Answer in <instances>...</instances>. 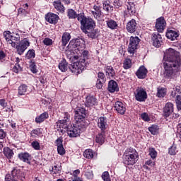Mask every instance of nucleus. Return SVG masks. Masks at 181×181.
<instances>
[{
    "label": "nucleus",
    "instance_id": "de8ad7c7",
    "mask_svg": "<svg viewBox=\"0 0 181 181\" xmlns=\"http://www.w3.org/2000/svg\"><path fill=\"white\" fill-rule=\"evenodd\" d=\"M177 152V149L176 148V146L173 145L168 150V153L170 155H176Z\"/></svg>",
    "mask_w": 181,
    "mask_h": 181
},
{
    "label": "nucleus",
    "instance_id": "f257e3e1",
    "mask_svg": "<svg viewBox=\"0 0 181 181\" xmlns=\"http://www.w3.org/2000/svg\"><path fill=\"white\" fill-rule=\"evenodd\" d=\"M164 76L165 78H176L180 73L181 59L177 51L169 48L164 54Z\"/></svg>",
    "mask_w": 181,
    "mask_h": 181
},
{
    "label": "nucleus",
    "instance_id": "f8f14e48",
    "mask_svg": "<svg viewBox=\"0 0 181 181\" xmlns=\"http://www.w3.org/2000/svg\"><path fill=\"white\" fill-rule=\"evenodd\" d=\"M45 20L52 25H56V23H57L59 21V16L53 13H48L47 15H45Z\"/></svg>",
    "mask_w": 181,
    "mask_h": 181
},
{
    "label": "nucleus",
    "instance_id": "4468645a",
    "mask_svg": "<svg viewBox=\"0 0 181 181\" xmlns=\"http://www.w3.org/2000/svg\"><path fill=\"white\" fill-rule=\"evenodd\" d=\"M98 127L101 131H105L108 127V120L105 117H100L98 119Z\"/></svg>",
    "mask_w": 181,
    "mask_h": 181
},
{
    "label": "nucleus",
    "instance_id": "6e6552de",
    "mask_svg": "<svg viewBox=\"0 0 181 181\" xmlns=\"http://www.w3.org/2000/svg\"><path fill=\"white\" fill-rule=\"evenodd\" d=\"M56 124L57 130L61 129V132H63V129H67L70 125V115L65 113L64 119L57 122Z\"/></svg>",
    "mask_w": 181,
    "mask_h": 181
},
{
    "label": "nucleus",
    "instance_id": "2eb2a0df",
    "mask_svg": "<svg viewBox=\"0 0 181 181\" xmlns=\"http://www.w3.org/2000/svg\"><path fill=\"white\" fill-rule=\"evenodd\" d=\"M62 2H63V0H55L53 1L52 5L57 12H59V13H64L66 8Z\"/></svg>",
    "mask_w": 181,
    "mask_h": 181
},
{
    "label": "nucleus",
    "instance_id": "a19ab883",
    "mask_svg": "<svg viewBox=\"0 0 181 181\" xmlns=\"http://www.w3.org/2000/svg\"><path fill=\"white\" fill-rule=\"evenodd\" d=\"M177 94H181V90H180V86H174L171 92L172 97H175V95H177Z\"/></svg>",
    "mask_w": 181,
    "mask_h": 181
},
{
    "label": "nucleus",
    "instance_id": "0e129e2a",
    "mask_svg": "<svg viewBox=\"0 0 181 181\" xmlns=\"http://www.w3.org/2000/svg\"><path fill=\"white\" fill-rule=\"evenodd\" d=\"M5 181H18V180H16L15 178H12V177H11V175L7 174L5 177Z\"/></svg>",
    "mask_w": 181,
    "mask_h": 181
},
{
    "label": "nucleus",
    "instance_id": "052dcab7",
    "mask_svg": "<svg viewBox=\"0 0 181 181\" xmlns=\"http://www.w3.org/2000/svg\"><path fill=\"white\" fill-rule=\"evenodd\" d=\"M56 144L57 146H63V137H59L57 140H56Z\"/></svg>",
    "mask_w": 181,
    "mask_h": 181
},
{
    "label": "nucleus",
    "instance_id": "7ed1b4c3",
    "mask_svg": "<svg viewBox=\"0 0 181 181\" xmlns=\"http://www.w3.org/2000/svg\"><path fill=\"white\" fill-rule=\"evenodd\" d=\"M78 21L81 25V29L83 33H88V30H93L95 27V22L91 18H87L83 14H78Z\"/></svg>",
    "mask_w": 181,
    "mask_h": 181
},
{
    "label": "nucleus",
    "instance_id": "e2e57ef3",
    "mask_svg": "<svg viewBox=\"0 0 181 181\" xmlns=\"http://www.w3.org/2000/svg\"><path fill=\"white\" fill-rule=\"evenodd\" d=\"M6 138V132L4 129H0V139Z\"/></svg>",
    "mask_w": 181,
    "mask_h": 181
},
{
    "label": "nucleus",
    "instance_id": "8fccbe9b",
    "mask_svg": "<svg viewBox=\"0 0 181 181\" xmlns=\"http://www.w3.org/2000/svg\"><path fill=\"white\" fill-rule=\"evenodd\" d=\"M57 152L59 155L63 156V155L66 154V149H64V147H63V146H59L57 147Z\"/></svg>",
    "mask_w": 181,
    "mask_h": 181
},
{
    "label": "nucleus",
    "instance_id": "5fc2aeb1",
    "mask_svg": "<svg viewBox=\"0 0 181 181\" xmlns=\"http://www.w3.org/2000/svg\"><path fill=\"white\" fill-rule=\"evenodd\" d=\"M91 13H92V15H93V16H94L96 19H98V18H100V17H101V10L96 11H91Z\"/></svg>",
    "mask_w": 181,
    "mask_h": 181
},
{
    "label": "nucleus",
    "instance_id": "39448f33",
    "mask_svg": "<svg viewBox=\"0 0 181 181\" xmlns=\"http://www.w3.org/2000/svg\"><path fill=\"white\" fill-rule=\"evenodd\" d=\"M3 35L6 42L11 45L12 47H16V42L21 40V35L18 33H11L9 31H5Z\"/></svg>",
    "mask_w": 181,
    "mask_h": 181
},
{
    "label": "nucleus",
    "instance_id": "f3484780",
    "mask_svg": "<svg viewBox=\"0 0 181 181\" xmlns=\"http://www.w3.org/2000/svg\"><path fill=\"white\" fill-rule=\"evenodd\" d=\"M173 103H167L163 108V115L164 117H170L171 114H173Z\"/></svg>",
    "mask_w": 181,
    "mask_h": 181
},
{
    "label": "nucleus",
    "instance_id": "3c124183",
    "mask_svg": "<svg viewBox=\"0 0 181 181\" xmlns=\"http://www.w3.org/2000/svg\"><path fill=\"white\" fill-rule=\"evenodd\" d=\"M12 70L13 73H18L19 71H22V67H21L19 64H16Z\"/></svg>",
    "mask_w": 181,
    "mask_h": 181
},
{
    "label": "nucleus",
    "instance_id": "c9c22d12",
    "mask_svg": "<svg viewBox=\"0 0 181 181\" xmlns=\"http://www.w3.org/2000/svg\"><path fill=\"white\" fill-rule=\"evenodd\" d=\"M83 156L84 158H86L87 159H93L94 157V153L93 152V150L91 149H86L83 152Z\"/></svg>",
    "mask_w": 181,
    "mask_h": 181
},
{
    "label": "nucleus",
    "instance_id": "a18cd8bd",
    "mask_svg": "<svg viewBox=\"0 0 181 181\" xmlns=\"http://www.w3.org/2000/svg\"><path fill=\"white\" fill-rule=\"evenodd\" d=\"M70 43L73 45V47H76L77 50L80 49V45H81V42H80L79 39L71 41Z\"/></svg>",
    "mask_w": 181,
    "mask_h": 181
},
{
    "label": "nucleus",
    "instance_id": "338daca9",
    "mask_svg": "<svg viewBox=\"0 0 181 181\" xmlns=\"http://www.w3.org/2000/svg\"><path fill=\"white\" fill-rule=\"evenodd\" d=\"M145 165H148V166H151L152 168L155 166V162L152 161V160H148L146 161Z\"/></svg>",
    "mask_w": 181,
    "mask_h": 181
},
{
    "label": "nucleus",
    "instance_id": "774afa93",
    "mask_svg": "<svg viewBox=\"0 0 181 181\" xmlns=\"http://www.w3.org/2000/svg\"><path fill=\"white\" fill-rule=\"evenodd\" d=\"M103 83H105V82L101 81H97L96 82L97 88H98L99 90L103 88Z\"/></svg>",
    "mask_w": 181,
    "mask_h": 181
},
{
    "label": "nucleus",
    "instance_id": "473e14b6",
    "mask_svg": "<svg viewBox=\"0 0 181 181\" xmlns=\"http://www.w3.org/2000/svg\"><path fill=\"white\" fill-rule=\"evenodd\" d=\"M28 92V86L22 84L18 87V95H25Z\"/></svg>",
    "mask_w": 181,
    "mask_h": 181
},
{
    "label": "nucleus",
    "instance_id": "f03ea898",
    "mask_svg": "<svg viewBox=\"0 0 181 181\" xmlns=\"http://www.w3.org/2000/svg\"><path fill=\"white\" fill-rule=\"evenodd\" d=\"M124 163L127 166H132V165H135L136 162H138V158L139 156L138 155V152L133 148H127L124 155Z\"/></svg>",
    "mask_w": 181,
    "mask_h": 181
},
{
    "label": "nucleus",
    "instance_id": "ea45409f",
    "mask_svg": "<svg viewBox=\"0 0 181 181\" xmlns=\"http://www.w3.org/2000/svg\"><path fill=\"white\" fill-rule=\"evenodd\" d=\"M35 57L36 54L35 53V49H29L25 54V59H35Z\"/></svg>",
    "mask_w": 181,
    "mask_h": 181
},
{
    "label": "nucleus",
    "instance_id": "cd10ccee",
    "mask_svg": "<svg viewBox=\"0 0 181 181\" xmlns=\"http://www.w3.org/2000/svg\"><path fill=\"white\" fill-rule=\"evenodd\" d=\"M3 153L7 159H12L13 158V155L15 153H13V151L9 147H5L3 151Z\"/></svg>",
    "mask_w": 181,
    "mask_h": 181
},
{
    "label": "nucleus",
    "instance_id": "9d476101",
    "mask_svg": "<svg viewBox=\"0 0 181 181\" xmlns=\"http://www.w3.org/2000/svg\"><path fill=\"white\" fill-rule=\"evenodd\" d=\"M139 42H141V40L139 39V37H138L136 36L130 37L129 44V47H128L129 53L134 54V52H135V50H136V47H138V45H139Z\"/></svg>",
    "mask_w": 181,
    "mask_h": 181
},
{
    "label": "nucleus",
    "instance_id": "2f4dec72",
    "mask_svg": "<svg viewBox=\"0 0 181 181\" xmlns=\"http://www.w3.org/2000/svg\"><path fill=\"white\" fill-rule=\"evenodd\" d=\"M105 70L107 76H109V78H114V77H115V71H114L112 66H107L105 67Z\"/></svg>",
    "mask_w": 181,
    "mask_h": 181
},
{
    "label": "nucleus",
    "instance_id": "bf43d9fd",
    "mask_svg": "<svg viewBox=\"0 0 181 181\" xmlns=\"http://www.w3.org/2000/svg\"><path fill=\"white\" fill-rule=\"evenodd\" d=\"M141 117V119L146 121V122H149V121H151V118H149V116L146 113H142Z\"/></svg>",
    "mask_w": 181,
    "mask_h": 181
},
{
    "label": "nucleus",
    "instance_id": "4be33fe9",
    "mask_svg": "<svg viewBox=\"0 0 181 181\" xmlns=\"http://www.w3.org/2000/svg\"><path fill=\"white\" fill-rule=\"evenodd\" d=\"M81 113L78 112V110L75 111V119L76 121V123L80 124V125H82L83 127H86L87 124H86V117H81Z\"/></svg>",
    "mask_w": 181,
    "mask_h": 181
},
{
    "label": "nucleus",
    "instance_id": "b1692460",
    "mask_svg": "<svg viewBox=\"0 0 181 181\" xmlns=\"http://www.w3.org/2000/svg\"><path fill=\"white\" fill-rule=\"evenodd\" d=\"M119 88H118V84L114 80H111L108 83V91L110 93H115L118 91Z\"/></svg>",
    "mask_w": 181,
    "mask_h": 181
},
{
    "label": "nucleus",
    "instance_id": "423d86ee",
    "mask_svg": "<svg viewBox=\"0 0 181 181\" xmlns=\"http://www.w3.org/2000/svg\"><path fill=\"white\" fill-rule=\"evenodd\" d=\"M135 100L139 103H142L146 100L148 98V93L145 88L142 87H137L134 92Z\"/></svg>",
    "mask_w": 181,
    "mask_h": 181
},
{
    "label": "nucleus",
    "instance_id": "09e8293b",
    "mask_svg": "<svg viewBox=\"0 0 181 181\" xmlns=\"http://www.w3.org/2000/svg\"><path fill=\"white\" fill-rule=\"evenodd\" d=\"M42 135V132L40 129H34L31 132L32 136H40Z\"/></svg>",
    "mask_w": 181,
    "mask_h": 181
},
{
    "label": "nucleus",
    "instance_id": "49530a36",
    "mask_svg": "<svg viewBox=\"0 0 181 181\" xmlns=\"http://www.w3.org/2000/svg\"><path fill=\"white\" fill-rule=\"evenodd\" d=\"M102 179L104 181H111V178H110V173L107 171L104 172L102 175Z\"/></svg>",
    "mask_w": 181,
    "mask_h": 181
},
{
    "label": "nucleus",
    "instance_id": "412c9836",
    "mask_svg": "<svg viewBox=\"0 0 181 181\" xmlns=\"http://www.w3.org/2000/svg\"><path fill=\"white\" fill-rule=\"evenodd\" d=\"M136 21L134 19L129 21L127 24V30L129 33H134L136 31Z\"/></svg>",
    "mask_w": 181,
    "mask_h": 181
},
{
    "label": "nucleus",
    "instance_id": "dca6fc26",
    "mask_svg": "<svg viewBox=\"0 0 181 181\" xmlns=\"http://www.w3.org/2000/svg\"><path fill=\"white\" fill-rule=\"evenodd\" d=\"M151 40L153 42V45H154L155 47H160L162 45V35L160 34L153 33L152 35Z\"/></svg>",
    "mask_w": 181,
    "mask_h": 181
},
{
    "label": "nucleus",
    "instance_id": "393cba45",
    "mask_svg": "<svg viewBox=\"0 0 181 181\" xmlns=\"http://www.w3.org/2000/svg\"><path fill=\"white\" fill-rule=\"evenodd\" d=\"M18 156L20 160H22V162L30 163V154H29V153H21Z\"/></svg>",
    "mask_w": 181,
    "mask_h": 181
},
{
    "label": "nucleus",
    "instance_id": "f704fd0d",
    "mask_svg": "<svg viewBox=\"0 0 181 181\" xmlns=\"http://www.w3.org/2000/svg\"><path fill=\"white\" fill-rule=\"evenodd\" d=\"M67 13L69 19H76V18L78 19V15H77V12H76V11L71 8L68 10Z\"/></svg>",
    "mask_w": 181,
    "mask_h": 181
},
{
    "label": "nucleus",
    "instance_id": "69168bd1",
    "mask_svg": "<svg viewBox=\"0 0 181 181\" xmlns=\"http://www.w3.org/2000/svg\"><path fill=\"white\" fill-rule=\"evenodd\" d=\"M30 69L32 73H37V69H36V65H35V64H32L30 66Z\"/></svg>",
    "mask_w": 181,
    "mask_h": 181
},
{
    "label": "nucleus",
    "instance_id": "ddd939ff",
    "mask_svg": "<svg viewBox=\"0 0 181 181\" xmlns=\"http://www.w3.org/2000/svg\"><path fill=\"white\" fill-rule=\"evenodd\" d=\"M98 104V102L97 101V98L94 96L88 95L86 98L85 100V105L88 107H95V105H97Z\"/></svg>",
    "mask_w": 181,
    "mask_h": 181
},
{
    "label": "nucleus",
    "instance_id": "20e7f679",
    "mask_svg": "<svg viewBox=\"0 0 181 181\" xmlns=\"http://www.w3.org/2000/svg\"><path fill=\"white\" fill-rule=\"evenodd\" d=\"M86 66H87V63H86V59H81L78 62L72 63L69 66V69L71 73H74V74L78 76V74H81V73H83V70L86 69Z\"/></svg>",
    "mask_w": 181,
    "mask_h": 181
},
{
    "label": "nucleus",
    "instance_id": "4d7b16f0",
    "mask_svg": "<svg viewBox=\"0 0 181 181\" xmlns=\"http://www.w3.org/2000/svg\"><path fill=\"white\" fill-rule=\"evenodd\" d=\"M76 111L79 112V114H81V118H86V109L79 107Z\"/></svg>",
    "mask_w": 181,
    "mask_h": 181
},
{
    "label": "nucleus",
    "instance_id": "9b49d317",
    "mask_svg": "<svg viewBox=\"0 0 181 181\" xmlns=\"http://www.w3.org/2000/svg\"><path fill=\"white\" fill-rule=\"evenodd\" d=\"M166 28V20L164 17H160L156 19V29L160 33H162L165 28Z\"/></svg>",
    "mask_w": 181,
    "mask_h": 181
},
{
    "label": "nucleus",
    "instance_id": "aec40b11",
    "mask_svg": "<svg viewBox=\"0 0 181 181\" xmlns=\"http://www.w3.org/2000/svg\"><path fill=\"white\" fill-rule=\"evenodd\" d=\"M147 74L148 69H146L144 66H141L136 72V76L138 77V78H140V80L146 78Z\"/></svg>",
    "mask_w": 181,
    "mask_h": 181
},
{
    "label": "nucleus",
    "instance_id": "7c9ffc66",
    "mask_svg": "<svg viewBox=\"0 0 181 181\" xmlns=\"http://www.w3.org/2000/svg\"><path fill=\"white\" fill-rule=\"evenodd\" d=\"M86 33L88 34V37H90V39H97V37L100 36V31H98L97 29L89 30Z\"/></svg>",
    "mask_w": 181,
    "mask_h": 181
},
{
    "label": "nucleus",
    "instance_id": "bb28decb",
    "mask_svg": "<svg viewBox=\"0 0 181 181\" xmlns=\"http://www.w3.org/2000/svg\"><path fill=\"white\" fill-rule=\"evenodd\" d=\"M106 25L109 29H111V30H115V29H117L118 28V23L112 19H108L106 21Z\"/></svg>",
    "mask_w": 181,
    "mask_h": 181
},
{
    "label": "nucleus",
    "instance_id": "58836bf2",
    "mask_svg": "<svg viewBox=\"0 0 181 181\" xmlns=\"http://www.w3.org/2000/svg\"><path fill=\"white\" fill-rule=\"evenodd\" d=\"M123 67L126 70H127V69H131V67H132V61L128 58L125 59L123 63Z\"/></svg>",
    "mask_w": 181,
    "mask_h": 181
},
{
    "label": "nucleus",
    "instance_id": "13d9d810",
    "mask_svg": "<svg viewBox=\"0 0 181 181\" xmlns=\"http://www.w3.org/2000/svg\"><path fill=\"white\" fill-rule=\"evenodd\" d=\"M176 105L178 110H181V95H177Z\"/></svg>",
    "mask_w": 181,
    "mask_h": 181
},
{
    "label": "nucleus",
    "instance_id": "680f3d73",
    "mask_svg": "<svg viewBox=\"0 0 181 181\" xmlns=\"http://www.w3.org/2000/svg\"><path fill=\"white\" fill-rule=\"evenodd\" d=\"M71 175H72L71 179L74 177H78V175H80V170L78 169L75 170L72 173H71Z\"/></svg>",
    "mask_w": 181,
    "mask_h": 181
},
{
    "label": "nucleus",
    "instance_id": "72a5a7b5",
    "mask_svg": "<svg viewBox=\"0 0 181 181\" xmlns=\"http://www.w3.org/2000/svg\"><path fill=\"white\" fill-rule=\"evenodd\" d=\"M95 142L100 145H103V144L105 142V137L104 136V134H98L96 136Z\"/></svg>",
    "mask_w": 181,
    "mask_h": 181
},
{
    "label": "nucleus",
    "instance_id": "1a4fd4ad",
    "mask_svg": "<svg viewBox=\"0 0 181 181\" xmlns=\"http://www.w3.org/2000/svg\"><path fill=\"white\" fill-rule=\"evenodd\" d=\"M30 46V42L28 38H24L23 40L20 42L18 45H16V51L18 54L22 56L23 53H25V50L28 49Z\"/></svg>",
    "mask_w": 181,
    "mask_h": 181
},
{
    "label": "nucleus",
    "instance_id": "0eeeda50",
    "mask_svg": "<svg viewBox=\"0 0 181 181\" xmlns=\"http://www.w3.org/2000/svg\"><path fill=\"white\" fill-rule=\"evenodd\" d=\"M83 128H86V126L76 123L73 127L67 130V134L70 138H77V136H80Z\"/></svg>",
    "mask_w": 181,
    "mask_h": 181
},
{
    "label": "nucleus",
    "instance_id": "e433bc0d",
    "mask_svg": "<svg viewBox=\"0 0 181 181\" xmlns=\"http://www.w3.org/2000/svg\"><path fill=\"white\" fill-rule=\"evenodd\" d=\"M166 88H158L157 91V97L159 98H163L166 95Z\"/></svg>",
    "mask_w": 181,
    "mask_h": 181
},
{
    "label": "nucleus",
    "instance_id": "a211bd4d",
    "mask_svg": "<svg viewBox=\"0 0 181 181\" xmlns=\"http://www.w3.org/2000/svg\"><path fill=\"white\" fill-rule=\"evenodd\" d=\"M115 109L118 114H120V115H124V114H125V111H127L125 105L122 103V102L119 101H117L115 103Z\"/></svg>",
    "mask_w": 181,
    "mask_h": 181
},
{
    "label": "nucleus",
    "instance_id": "a878e982",
    "mask_svg": "<svg viewBox=\"0 0 181 181\" xmlns=\"http://www.w3.org/2000/svg\"><path fill=\"white\" fill-rule=\"evenodd\" d=\"M166 37L170 40H176L179 37V34L175 30H170L166 33Z\"/></svg>",
    "mask_w": 181,
    "mask_h": 181
},
{
    "label": "nucleus",
    "instance_id": "37998d69",
    "mask_svg": "<svg viewBox=\"0 0 181 181\" xmlns=\"http://www.w3.org/2000/svg\"><path fill=\"white\" fill-rule=\"evenodd\" d=\"M103 9L106 11V12H112L114 7L110 6L107 1H105L103 3Z\"/></svg>",
    "mask_w": 181,
    "mask_h": 181
},
{
    "label": "nucleus",
    "instance_id": "79ce46f5",
    "mask_svg": "<svg viewBox=\"0 0 181 181\" xmlns=\"http://www.w3.org/2000/svg\"><path fill=\"white\" fill-rule=\"evenodd\" d=\"M149 156H151V159H156V156H158V152L153 148H148Z\"/></svg>",
    "mask_w": 181,
    "mask_h": 181
},
{
    "label": "nucleus",
    "instance_id": "c85d7f7f",
    "mask_svg": "<svg viewBox=\"0 0 181 181\" xmlns=\"http://www.w3.org/2000/svg\"><path fill=\"white\" fill-rule=\"evenodd\" d=\"M47 118H49V114L45 112L44 113H42L40 116L35 118V122L37 124H40L43 122V121H45V119H47Z\"/></svg>",
    "mask_w": 181,
    "mask_h": 181
},
{
    "label": "nucleus",
    "instance_id": "864d4df0",
    "mask_svg": "<svg viewBox=\"0 0 181 181\" xmlns=\"http://www.w3.org/2000/svg\"><path fill=\"white\" fill-rule=\"evenodd\" d=\"M98 81L105 82V75H104V73L99 72L98 74Z\"/></svg>",
    "mask_w": 181,
    "mask_h": 181
},
{
    "label": "nucleus",
    "instance_id": "5701e85b",
    "mask_svg": "<svg viewBox=\"0 0 181 181\" xmlns=\"http://www.w3.org/2000/svg\"><path fill=\"white\" fill-rule=\"evenodd\" d=\"M70 39H71V35L69 33H64L62 37V47H66L67 46V43L70 42Z\"/></svg>",
    "mask_w": 181,
    "mask_h": 181
},
{
    "label": "nucleus",
    "instance_id": "c756f323",
    "mask_svg": "<svg viewBox=\"0 0 181 181\" xmlns=\"http://www.w3.org/2000/svg\"><path fill=\"white\" fill-rule=\"evenodd\" d=\"M127 8L129 15H134L136 12V8H135V4L133 2L127 3Z\"/></svg>",
    "mask_w": 181,
    "mask_h": 181
},
{
    "label": "nucleus",
    "instance_id": "6ab92c4d",
    "mask_svg": "<svg viewBox=\"0 0 181 181\" xmlns=\"http://www.w3.org/2000/svg\"><path fill=\"white\" fill-rule=\"evenodd\" d=\"M12 177L14 178L16 180L19 179L20 180L23 181L25 179L24 174L21 173V170L15 168L11 171Z\"/></svg>",
    "mask_w": 181,
    "mask_h": 181
},
{
    "label": "nucleus",
    "instance_id": "4c0bfd02",
    "mask_svg": "<svg viewBox=\"0 0 181 181\" xmlns=\"http://www.w3.org/2000/svg\"><path fill=\"white\" fill-rule=\"evenodd\" d=\"M68 67L67 62L66 60L63 59L61 61V62L59 64V69L61 70V71H66Z\"/></svg>",
    "mask_w": 181,
    "mask_h": 181
},
{
    "label": "nucleus",
    "instance_id": "603ef678",
    "mask_svg": "<svg viewBox=\"0 0 181 181\" xmlns=\"http://www.w3.org/2000/svg\"><path fill=\"white\" fill-rule=\"evenodd\" d=\"M43 43L45 46H52L53 45V40L49 37H46L44 39Z\"/></svg>",
    "mask_w": 181,
    "mask_h": 181
},
{
    "label": "nucleus",
    "instance_id": "c03bdc74",
    "mask_svg": "<svg viewBox=\"0 0 181 181\" xmlns=\"http://www.w3.org/2000/svg\"><path fill=\"white\" fill-rule=\"evenodd\" d=\"M159 130V127L158 125H152L148 127V131L152 134V135H156L158 134V131Z\"/></svg>",
    "mask_w": 181,
    "mask_h": 181
},
{
    "label": "nucleus",
    "instance_id": "6e6d98bb",
    "mask_svg": "<svg viewBox=\"0 0 181 181\" xmlns=\"http://www.w3.org/2000/svg\"><path fill=\"white\" fill-rule=\"evenodd\" d=\"M31 146L35 151H39L40 149V144L37 141H33L31 143Z\"/></svg>",
    "mask_w": 181,
    "mask_h": 181
}]
</instances>
